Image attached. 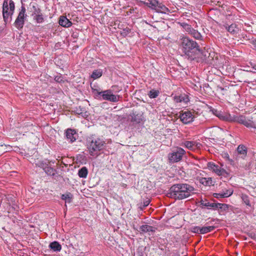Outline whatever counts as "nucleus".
Here are the masks:
<instances>
[{"label": "nucleus", "mask_w": 256, "mask_h": 256, "mask_svg": "<svg viewBox=\"0 0 256 256\" xmlns=\"http://www.w3.org/2000/svg\"><path fill=\"white\" fill-rule=\"evenodd\" d=\"M45 172L49 175L54 176L55 174V170L53 168L50 166H44V164L40 166Z\"/></svg>", "instance_id": "aec40b11"}, {"label": "nucleus", "mask_w": 256, "mask_h": 256, "mask_svg": "<svg viewBox=\"0 0 256 256\" xmlns=\"http://www.w3.org/2000/svg\"><path fill=\"white\" fill-rule=\"evenodd\" d=\"M174 101L176 102H184V104H186L188 101V98L186 95H181L179 96H175L174 97Z\"/></svg>", "instance_id": "dca6fc26"}, {"label": "nucleus", "mask_w": 256, "mask_h": 256, "mask_svg": "<svg viewBox=\"0 0 256 256\" xmlns=\"http://www.w3.org/2000/svg\"><path fill=\"white\" fill-rule=\"evenodd\" d=\"M156 10L158 12L166 14L168 12V9L162 3L158 2Z\"/></svg>", "instance_id": "a211bd4d"}, {"label": "nucleus", "mask_w": 256, "mask_h": 256, "mask_svg": "<svg viewBox=\"0 0 256 256\" xmlns=\"http://www.w3.org/2000/svg\"><path fill=\"white\" fill-rule=\"evenodd\" d=\"M208 167L210 170H212L218 176L224 175L226 172V171L224 168H221L220 166L215 164L214 162H212L208 163Z\"/></svg>", "instance_id": "9d476101"}, {"label": "nucleus", "mask_w": 256, "mask_h": 256, "mask_svg": "<svg viewBox=\"0 0 256 256\" xmlns=\"http://www.w3.org/2000/svg\"><path fill=\"white\" fill-rule=\"evenodd\" d=\"M159 92L158 90H152L150 92L148 96L150 98H153L157 97Z\"/></svg>", "instance_id": "2f4dec72"}, {"label": "nucleus", "mask_w": 256, "mask_h": 256, "mask_svg": "<svg viewBox=\"0 0 256 256\" xmlns=\"http://www.w3.org/2000/svg\"><path fill=\"white\" fill-rule=\"evenodd\" d=\"M241 198L244 202L247 205L250 206V202L248 199V197L245 194H242Z\"/></svg>", "instance_id": "473e14b6"}, {"label": "nucleus", "mask_w": 256, "mask_h": 256, "mask_svg": "<svg viewBox=\"0 0 256 256\" xmlns=\"http://www.w3.org/2000/svg\"><path fill=\"white\" fill-rule=\"evenodd\" d=\"M181 26L183 27V28L185 30L186 32H188L189 34H190L193 28H192L191 26L186 24V23H182Z\"/></svg>", "instance_id": "c85d7f7f"}, {"label": "nucleus", "mask_w": 256, "mask_h": 256, "mask_svg": "<svg viewBox=\"0 0 256 256\" xmlns=\"http://www.w3.org/2000/svg\"><path fill=\"white\" fill-rule=\"evenodd\" d=\"M194 141H186L184 142V145L190 150H194Z\"/></svg>", "instance_id": "bb28decb"}, {"label": "nucleus", "mask_w": 256, "mask_h": 256, "mask_svg": "<svg viewBox=\"0 0 256 256\" xmlns=\"http://www.w3.org/2000/svg\"><path fill=\"white\" fill-rule=\"evenodd\" d=\"M32 8L34 9L32 14L34 16L42 14L38 6H33Z\"/></svg>", "instance_id": "72a5a7b5"}, {"label": "nucleus", "mask_w": 256, "mask_h": 256, "mask_svg": "<svg viewBox=\"0 0 256 256\" xmlns=\"http://www.w3.org/2000/svg\"><path fill=\"white\" fill-rule=\"evenodd\" d=\"M59 24L65 28H69L72 24V22L64 16H60L59 18Z\"/></svg>", "instance_id": "ddd939ff"}, {"label": "nucleus", "mask_w": 256, "mask_h": 256, "mask_svg": "<svg viewBox=\"0 0 256 256\" xmlns=\"http://www.w3.org/2000/svg\"><path fill=\"white\" fill-rule=\"evenodd\" d=\"M88 170L86 167H82L78 170V174L80 178H85L88 175Z\"/></svg>", "instance_id": "b1692460"}, {"label": "nucleus", "mask_w": 256, "mask_h": 256, "mask_svg": "<svg viewBox=\"0 0 256 256\" xmlns=\"http://www.w3.org/2000/svg\"><path fill=\"white\" fill-rule=\"evenodd\" d=\"M252 44L254 46L255 49H256V40H253L252 42Z\"/></svg>", "instance_id": "a19ab883"}, {"label": "nucleus", "mask_w": 256, "mask_h": 256, "mask_svg": "<svg viewBox=\"0 0 256 256\" xmlns=\"http://www.w3.org/2000/svg\"><path fill=\"white\" fill-rule=\"evenodd\" d=\"M200 204L202 206H206L208 208H212L214 210L218 208H222V204H216V203H210L208 202L206 200H201L200 202Z\"/></svg>", "instance_id": "9b49d317"}, {"label": "nucleus", "mask_w": 256, "mask_h": 256, "mask_svg": "<svg viewBox=\"0 0 256 256\" xmlns=\"http://www.w3.org/2000/svg\"><path fill=\"white\" fill-rule=\"evenodd\" d=\"M194 38L196 39H200L201 38V34H200L198 32V30H192V32L190 34Z\"/></svg>", "instance_id": "c756f323"}, {"label": "nucleus", "mask_w": 256, "mask_h": 256, "mask_svg": "<svg viewBox=\"0 0 256 256\" xmlns=\"http://www.w3.org/2000/svg\"><path fill=\"white\" fill-rule=\"evenodd\" d=\"M136 116H136L135 114H133L132 116L131 120L132 122H140V118H136Z\"/></svg>", "instance_id": "e433bc0d"}, {"label": "nucleus", "mask_w": 256, "mask_h": 256, "mask_svg": "<svg viewBox=\"0 0 256 256\" xmlns=\"http://www.w3.org/2000/svg\"><path fill=\"white\" fill-rule=\"evenodd\" d=\"M55 80L56 81V82H60L62 81V79L60 78V77H56L55 78Z\"/></svg>", "instance_id": "ea45409f"}, {"label": "nucleus", "mask_w": 256, "mask_h": 256, "mask_svg": "<svg viewBox=\"0 0 256 256\" xmlns=\"http://www.w3.org/2000/svg\"><path fill=\"white\" fill-rule=\"evenodd\" d=\"M181 46L183 52L189 56H192L193 53H200L202 52V50L197 43L186 37L182 39Z\"/></svg>", "instance_id": "7ed1b4c3"}, {"label": "nucleus", "mask_w": 256, "mask_h": 256, "mask_svg": "<svg viewBox=\"0 0 256 256\" xmlns=\"http://www.w3.org/2000/svg\"><path fill=\"white\" fill-rule=\"evenodd\" d=\"M25 12L26 8L22 6L21 10L20 12L18 15L14 22L15 26L18 29L22 28L24 26V19L26 16Z\"/></svg>", "instance_id": "0eeeda50"}, {"label": "nucleus", "mask_w": 256, "mask_h": 256, "mask_svg": "<svg viewBox=\"0 0 256 256\" xmlns=\"http://www.w3.org/2000/svg\"><path fill=\"white\" fill-rule=\"evenodd\" d=\"M226 118L228 121L237 122L247 127H252L254 125L252 120L246 118L244 116L242 115L239 116H232L228 114V116Z\"/></svg>", "instance_id": "39448f33"}, {"label": "nucleus", "mask_w": 256, "mask_h": 256, "mask_svg": "<svg viewBox=\"0 0 256 256\" xmlns=\"http://www.w3.org/2000/svg\"><path fill=\"white\" fill-rule=\"evenodd\" d=\"M50 248L55 252H60L62 249L61 245L56 241L50 243Z\"/></svg>", "instance_id": "6ab92c4d"}, {"label": "nucleus", "mask_w": 256, "mask_h": 256, "mask_svg": "<svg viewBox=\"0 0 256 256\" xmlns=\"http://www.w3.org/2000/svg\"><path fill=\"white\" fill-rule=\"evenodd\" d=\"M200 182L201 184L204 186H210L212 184V180L211 178H202Z\"/></svg>", "instance_id": "5701e85b"}, {"label": "nucleus", "mask_w": 256, "mask_h": 256, "mask_svg": "<svg viewBox=\"0 0 256 256\" xmlns=\"http://www.w3.org/2000/svg\"><path fill=\"white\" fill-rule=\"evenodd\" d=\"M14 4L12 0H4L2 6V15L5 22L10 16H12L14 10Z\"/></svg>", "instance_id": "20e7f679"}, {"label": "nucleus", "mask_w": 256, "mask_h": 256, "mask_svg": "<svg viewBox=\"0 0 256 256\" xmlns=\"http://www.w3.org/2000/svg\"><path fill=\"white\" fill-rule=\"evenodd\" d=\"M150 203V202L148 200L146 201L144 204V206H147Z\"/></svg>", "instance_id": "79ce46f5"}, {"label": "nucleus", "mask_w": 256, "mask_h": 256, "mask_svg": "<svg viewBox=\"0 0 256 256\" xmlns=\"http://www.w3.org/2000/svg\"><path fill=\"white\" fill-rule=\"evenodd\" d=\"M202 147V144L197 142H194V150L200 149Z\"/></svg>", "instance_id": "4c0bfd02"}, {"label": "nucleus", "mask_w": 256, "mask_h": 256, "mask_svg": "<svg viewBox=\"0 0 256 256\" xmlns=\"http://www.w3.org/2000/svg\"><path fill=\"white\" fill-rule=\"evenodd\" d=\"M238 152L242 156H246L247 153V148L244 145H240L237 148Z\"/></svg>", "instance_id": "412c9836"}, {"label": "nucleus", "mask_w": 256, "mask_h": 256, "mask_svg": "<svg viewBox=\"0 0 256 256\" xmlns=\"http://www.w3.org/2000/svg\"><path fill=\"white\" fill-rule=\"evenodd\" d=\"M34 19L38 23H42L44 22V18L42 14L34 16Z\"/></svg>", "instance_id": "7c9ffc66"}, {"label": "nucleus", "mask_w": 256, "mask_h": 256, "mask_svg": "<svg viewBox=\"0 0 256 256\" xmlns=\"http://www.w3.org/2000/svg\"><path fill=\"white\" fill-rule=\"evenodd\" d=\"M214 197L216 198H224L223 196H222L223 195V192L219 193V194L216 193V194H214Z\"/></svg>", "instance_id": "58836bf2"}, {"label": "nucleus", "mask_w": 256, "mask_h": 256, "mask_svg": "<svg viewBox=\"0 0 256 256\" xmlns=\"http://www.w3.org/2000/svg\"><path fill=\"white\" fill-rule=\"evenodd\" d=\"M228 32L232 34L236 33L238 31V28L236 26V24H232L227 28Z\"/></svg>", "instance_id": "a878e982"}, {"label": "nucleus", "mask_w": 256, "mask_h": 256, "mask_svg": "<svg viewBox=\"0 0 256 256\" xmlns=\"http://www.w3.org/2000/svg\"><path fill=\"white\" fill-rule=\"evenodd\" d=\"M96 94L97 96L102 98L103 100H106L111 102H116L119 100V96L114 94L112 92L109 90L102 92L96 90Z\"/></svg>", "instance_id": "423d86ee"}, {"label": "nucleus", "mask_w": 256, "mask_h": 256, "mask_svg": "<svg viewBox=\"0 0 256 256\" xmlns=\"http://www.w3.org/2000/svg\"><path fill=\"white\" fill-rule=\"evenodd\" d=\"M105 142L100 138L90 136L87 139L88 148L90 155L96 156L104 146Z\"/></svg>", "instance_id": "f03ea898"}, {"label": "nucleus", "mask_w": 256, "mask_h": 256, "mask_svg": "<svg viewBox=\"0 0 256 256\" xmlns=\"http://www.w3.org/2000/svg\"><path fill=\"white\" fill-rule=\"evenodd\" d=\"M179 118L184 124L192 122L194 118L192 113L190 111L182 112L180 114Z\"/></svg>", "instance_id": "6e6552de"}, {"label": "nucleus", "mask_w": 256, "mask_h": 256, "mask_svg": "<svg viewBox=\"0 0 256 256\" xmlns=\"http://www.w3.org/2000/svg\"><path fill=\"white\" fill-rule=\"evenodd\" d=\"M73 198L72 194L70 192H66L65 194H62L61 196V198L65 200L66 203H70Z\"/></svg>", "instance_id": "f3484780"}, {"label": "nucleus", "mask_w": 256, "mask_h": 256, "mask_svg": "<svg viewBox=\"0 0 256 256\" xmlns=\"http://www.w3.org/2000/svg\"><path fill=\"white\" fill-rule=\"evenodd\" d=\"M184 154V150L180 148H177L169 154L168 160H181Z\"/></svg>", "instance_id": "1a4fd4ad"}, {"label": "nucleus", "mask_w": 256, "mask_h": 256, "mask_svg": "<svg viewBox=\"0 0 256 256\" xmlns=\"http://www.w3.org/2000/svg\"><path fill=\"white\" fill-rule=\"evenodd\" d=\"M102 70H95L92 72V73L91 75V78H94V80L97 79L98 78H100L102 76Z\"/></svg>", "instance_id": "393cba45"}, {"label": "nucleus", "mask_w": 256, "mask_h": 256, "mask_svg": "<svg viewBox=\"0 0 256 256\" xmlns=\"http://www.w3.org/2000/svg\"><path fill=\"white\" fill-rule=\"evenodd\" d=\"M215 227L214 226H204L201 228H200V232L201 234H204L208 232H209L214 229Z\"/></svg>", "instance_id": "4be33fe9"}, {"label": "nucleus", "mask_w": 256, "mask_h": 256, "mask_svg": "<svg viewBox=\"0 0 256 256\" xmlns=\"http://www.w3.org/2000/svg\"><path fill=\"white\" fill-rule=\"evenodd\" d=\"M212 111V112L214 113V114H215L218 117L220 118L227 120L226 118L228 116V114L226 115V116H223L221 112H218L216 110H213Z\"/></svg>", "instance_id": "cd10ccee"}, {"label": "nucleus", "mask_w": 256, "mask_h": 256, "mask_svg": "<svg viewBox=\"0 0 256 256\" xmlns=\"http://www.w3.org/2000/svg\"><path fill=\"white\" fill-rule=\"evenodd\" d=\"M251 65L252 66V68L254 69L255 70H256V64H251Z\"/></svg>", "instance_id": "37998d69"}, {"label": "nucleus", "mask_w": 256, "mask_h": 256, "mask_svg": "<svg viewBox=\"0 0 256 256\" xmlns=\"http://www.w3.org/2000/svg\"><path fill=\"white\" fill-rule=\"evenodd\" d=\"M194 191V188L192 186L186 184H180L172 186L168 195L176 200H182L190 196Z\"/></svg>", "instance_id": "f257e3e1"}, {"label": "nucleus", "mask_w": 256, "mask_h": 256, "mask_svg": "<svg viewBox=\"0 0 256 256\" xmlns=\"http://www.w3.org/2000/svg\"><path fill=\"white\" fill-rule=\"evenodd\" d=\"M233 192L234 191L232 190H227L225 192H223V195L222 196L225 198H228L232 195V194H233Z\"/></svg>", "instance_id": "f704fd0d"}, {"label": "nucleus", "mask_w": 256, "mask_h": 256, "mask_svg": "<svg viewBox=\"0 0 256 256\" xmlns=\"http://www.w3.org/2000/svg\"><path fill=\"white\" fill-rule=\"evenodd\" d=\"M158 2L157 0H148L147 2H144V4L155 10L158 4Z\"/></svg>", "instance_id": "2eb2a0df"}, {"label": "nucleus", "mask_w": 256, "mask_h": 256, "mask_svg": "<svg viewBox=\"0 0 256 256\" xmlns=\"http://www.w3.org/2000/svg\"><path fill=\"white\" fill-rule=\"evenodd\" d=\"M140 228L141 231V233H146L148 232H151L154 233L156 230V228L147 224L140 226Z\"/></svg>", "instance_id": "4468645a"}, {"label": "nucleus", "mask_w": 256, "mask_h": 256, "mask_svg": "<svg viewBox=\"0 0 256 256\" xmlns=\"http://www.w3.org/2000/svg\"><path fill=\"white\" fill-rule=\"evenodd\" d=\"M66 137L70 142L75 141L76 139L77 134L76 132L72 129H68L66 132Z\"/></svg>", "instance_id": "f8f14e48"}, {"label": "nucleus", "mask_w": 256, "mask_h": 256, "mask_svg": "<svg viewBox=\"0 0 256 256\" xmlns=\"http://www.w3.org/2000/svg\"><path fill=\"white\" fill-rule=\"evenodd\" d=\"M200 228H201L199 226H194L191 228V231L192 232L194 233H198L200 234Z\"/></svg>", "instance_id": "c9c22d12"}]
</instances>
